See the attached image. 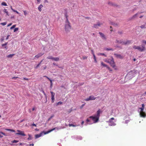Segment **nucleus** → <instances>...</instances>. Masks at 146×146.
<instances>
[{"label":"nucleus","instance_id":"nucleus-37","mask_svg":"<svg viewBox=\"0 0 146 146\" xmlns=\"http://www.w3.org/2000/svg\"><path fill=\"white\" fill-rule=\"evenodd\" d=\"M18 142H19L18 141L15 140L13 141H12V142L13 143H17Z\"/></svg>","mask_w":146,"mask_h":146},{"label":"nucleus","instance_id":"nucleus-32","mask_svg":"<svg viewBox=\"0 0 146 146\" xmlns=\"http://www.w3.org/2000/svg\"><path fill=\"white\" fill-rule=\"evenodd\" d=\"M59 60V58L58 57H54V60L55 61H58Z\"/></svg>","mask_w":146,"mask_h":146},{"label":"nucleus","instance_id":"nucleus-27","mask_svg":"<svg viewBox=\"0 0 146 146\" xmlns=\"http://www.w3.org/2000/svg\"><path fill=\"white\" fill-rule=\"evenodd\" d=\"M105 49L107 51H109V50H112V51H113L114 49L112 48H105Z\"/></svg>","mask_w":146,"mask_h":146},{"label":"nucleus","instance_id":"nucleus-6","mask_svg":"<svg viewBox=\"0 0 146 146\" xmlns=\"http://www.w3.org/2000/svg\"><path fill=\"white\" fill-rule=\"evenodd\" d=\"M60 129H61V128H60V127L59 128L58 127H56L55 128H53V129H52L50 130H49L48 131H46V133H44V134H48L55 129H56L57 130H58Z\"/></svg>","mask_w":146,"mask_h":146},{"label":"nucleus","instance_id":"nucleus-10","mask_svg":"<svg viewBox=\"0 0 146 146\" xmlns=\"http://www.w3.org/2000/svg\"><path fill=\"white\" fill-rule=\"evenodd\" d=\"M50 93L51 94V100H52V102L53 103L54 102V96L55 94L53 92H52L51 91Z\"/></svg>","mask_w":146,"mask_h":146},{"label":"nucleus","instance_id":"nucleus-61","mask_svg":"<svg viewBox=\"0 0 146 146\" xmlns=\"http://www.w3.org/2000/svg\"><path fill=\"white\" fill-rule=\"evenodd\" d=\"M83 84H84V83H80L79 85L80 86H81V85H83Z\"/></svg>","mask_w":146,"mask_h":146},{"label":"nucleus","instance_id":"nucleus-52","mask_svg":"<svg viewBox=\"0 0 146 146\" xmlns=\"http://www.w3.org/2000/svg\"><path fill=\"white\" fill-rule=\"evenodd\" d=\"M31 126H35V127L36 126V125L35 123H33L31 125Z\"/></svg>","mask_w":146,"mask_h":146},{"label":"nucleus","instance_id":"nucleus-17","mask_svg":"<svg viewBox=\"0 0 146 146\" xmlns=\"http://www.w3.org/2000/svg\"><path fill=\"white\" fill-rule=\"evenodd\" d=\"M44 54V53L41 52L38 53V54L35 56V57L37 58H39L43 55Z\"/></svg>","mask_w":146,"mask_h":146},{"label":"nucleus","instance_id":"nucleus-26","mask_svg":"<svg viewBox=\"0 0 146 146\" xmlns=\"http://www.w3.org/2000/svg\"><path fill=\"white\" fill-rule=\"evenodd\" d=\"M7 43H8V42H7L5 43V44H3L2 45V46L3 47H4L5 48H7L6 45L7 44Z\"/></svg>","mask_w":146,"mask_h":146},{"label":"nucleus","instance_id":"nucleus-42","mask_svg":"<svg viewBox=\"0 0 146 146\" xmlns=\"http://www.w3.org/2000/svg\"><path fill=\"white\" fill-rule=\"evenodd\" d=\"M19 29V28H15L14 29V32H16V31H18V30Z\"/></svg>","mask_w":146,"mask_h":146},{"label":"nucleus","instance_id":"nucleus-34","mask_svg":"<svg viewBox=\"0 0 146 146\" xmlns=\"http://www.w3.org/2000/svg\"><path fill=\"white\" fill-rule=\"evenodd\" d=\"M42 92L43 93V94H44V95H45V96L46 97V94H45V92H44L43 90V89H42L41 90V91H40Z\"/></svg>","mask_w":146,"mask_h":146},{"label":"nucleus","instance_id":"nucleus-12","mask_svg":"<svg viewBox=\"0 0 146 146\" xmlns=\"http://www.w3.org/2000/svg\"><path fill=\"white\" fill-rule=\"evenodd\" d=\"M102 25V24L100 22H98L97 24H94V27L96 28H98V27L101 26Z\"/></svg>","mask_w":146,"mask_h":146},{"label":"nucleus","instance_id":"nucleus-46","mask_svg":"<svg viewBox=\"0 0 146 146\" xmlns=\"http://www.w3.org/2000/svg\"><path fill=\"white\" fill-rule=\"evenodd\" d=\"M110 59L106 60H105V61L108 63H109L110 61Z\"/></svg>","mask_w":146,"mask_h":146},{"label":"nucleus","instance_id":"nucleus-31","mask_svg":"<svg viewBox=\"0 0 146 146\" xmlns=\"http://www.w3.org/2000/svg\"><path fill=\"white\" fill-rule=\"evenodd\" d=\"M1 5H3L5 6H7V4L4 2H3L1 4Z\"/></svg>","mask_w":146,"mask_h":146},{"label":"nucleus","instance_id":"nucleus-56","mask_svg":"<svg viewBox=\"0 0 146 146\" xmlns=\"http://www.w3.org/2000/svg\"><path fill=\"white\" fill-rule=\"evenodd\" d=\"M114 118L113 117H112L111 118H110L109 120L112 121V120H114Z\"/></svg>","mask_w":146,"mask_h":146},{"label":"nucleus","instance_id":"nucleus-16","mask_svg":"<svg viewBox=\"0 0 146 146\" xmlns=\"http://www.w3.org/2000/svg\"><path fill=\"white\" fill-rule=\"evenodd\" d=\"M43 132H42L39 134H37L35 135V138L36 139L40 137H41L43 135Z\"/></svg>","mask_w":146,"mask_h":146},{"label":"nucleus","instance_id":"nucleus-55","mask_svg":"<svg viewBox=\"0 0 146 146\" xmlns=\"http://www.w3.org/2000/svg\"><path fill=\"white\" fill-rule=\"evenodd\" d=\"M118 33L120 34H122V31H118Z\"/></svg>","mask_w":146,"mask_h":146},{"label":"nucleus","instance_id":"nucleus-7","mask_svg":"<svg viewBox=\"0 0 146 146\" xmlns=\"http://www.w3.org/2000/svg\"><path fill=\"white\" fill-rule=\"evenodd\" d=\"M109 63L114 68L115 67V66L114 64V60L112 57L111 59L110 60Z\"/></svg>","mask_w":146,"mask_h":146},{"label":"nucleus","instance_id":"nucleus-23","mask_svg":"<svg viewBox=\"0 0 146 146\" xmlns=\"http://www.w3.org/2000/svg\"><path fill=\"white\" fill-rule=\"evenodd\" d=\"M54 57L52 56H49L47 57V58L48 59H50L52 60H54Z\"/></svg>","mask_w":146,"mask_h":146},{"label":"nucleus","instance_id":"nucleus-14","mask_svg":"<svg viewBox=\"0 0 146 146\" xmlns=\"http://www.w3.org/2000/svg\"><path fill=\"white\" fill-rule=\"evenodd\" d=\"M99 34L100 35L101 37L103 39L106 40V38L104 35L101 32H99Z\"/></svg>","mask_w":146,"mask_h":146},{"label":"nucleus","instance_id":"nucleus-1","mask_svg":"<svg viewBox=\"0 0 146 146\" xmlns=\"http://www.w3.org/2000/svg\"><path fill=\"white\" fill-rule=\"evenodd\" d=\"M102 111H101L100 109H99L97 111L96 114L94 116H91L89 117V118L93 120L94 121V122L92 123H88V122L91 121V120L88 119L86 120V123H85V125H87L88 124H91L93 123H95L97 122L99 120V117L100 116V114L102 113Z\"/></svg>","mask_w":146,"mask_h":146},{"label":"nucleus","instance_id":"nucleus-36","mask_svg":"<svg viewBox=\"0 0 146 146\" xmlns=\"http://www.w3.org/2000/svg\"><path fill=\"white\" fill-rule=\"evenodd\" d=\"M123 41L122 40H119V43L121 44L122 45H123Z\"/></svg>","mask_w":146,"mask_h":146},{"label":"nucleus","instance_id":"nucleus-29","mask_svg":"<svg viewBox=\"0 0 146 146\" xmlns=\"http://www.w3.org/2000/svg\"><path fill=\"white\" fill-rule=\"evenodd\" d=\"M93 56H94V61L96 63V62H97V61L96 60V57L94 53L93 54Z\"/></svg>","mask_w":146,"mask_h":146},{"label":"nucleus","instance_id":"nucleus-18","mask_svg":"<svg viewBox=\"0 0 146 146\" xmlns=\"http://www.w3.org/2000/svg\"><path fill=\"white\" fill-rule=\"evenodd\" d=\"M74 137H75L76 139L78 140H81L82 139V137L80 136H72V138H73Z\"/></svg>","mask_w":146,"mask_h":146},{"label":"nucleus","instance_id":"nucleus-57","mask_svg":"<svg viewBox=\"0 0 146 146\" xmlns=\"http://www.w3.org/2000/svg\"><path fill=\"white\" fill-rule=\"evenodd\" d=\"M23 79L24 80H28V78H23Z\"/></svg>","mask_w":146,"mask_h":146},{"label":"nucleus","instance_id":"nucleus-11","mask_svg":"<svg viewBox=\"0 0 146 146\" xmlns=\"http://www.w3.org/2000/svg\"><path fill=\"white\" fill-rule=\"evenodd\" d=\"M131 41L130 40H126L123 41V45H127L131 44Z\"/></svg>","mask_w":146,"mask_h":146},{"label":"nucleus","instance_id":"nucleus-9","mask_svg":"<svg viewBox=\"0 0 146 146\" xmlns=\"http://www.w3.org/2000/svg\"><path fill=\"white\" fill-rule=\"evenodd\" d=\"M17 131L19 133H16V134L17 135H21L23 136H25L26 135L23 131H21L18 130H17Z\"/></svg>","mask_w":146,"mask_h":146},{"label":"nucleus","instance_id":"nucleus-5","mask_svg":"<svg viewBox=\"0 0 146 146\" xmlns=\"http://www.w3.org/2000/svg\"><path fill=\"white\" fill-rule=\"evenodd\" d=\"M139 109L141 110L140 115L141 117H145L146 116V114L145 112L143 111L144 108H140Z\"/></svg>","mask_w":146,"mask_h":146},{"label":"nucleus","instance_id":"nucleus-38","mask_svg":"<svg viewBox=\"0 0 146 146\" xmlns=\"http://www.w3.org/2000/svg\"><path fill=\"white\" fill-rule=\"evenodd\" d=\"M7 24V23L6 22H4L3 23H1V24L3 26H4L5 25Z\"/></svg>","mask_w":146,"mask_h":146},{"label":"nucleus","instance_id":"nucleus-62","mask_svg":"<svg viewBox=\"0 0 146 146\" xmlns=\"http://www.w3.org/2000/svg\"><path fill=\"white\" fill-rule=\"evenodd\" d=\"M47 78L50 81H51L52 80H51L50 78H49L48 77H47Z\"/></svg>","mask_w":146,"mask_h":146},{"label":"nucleus","instance_id":"nucleus-13","mask_svg":"<svg viewBox=\"0 0 146 146\" xmlns=\"http://www.w3.org/2000/svg\"><path fill=\"white\" fill-rule=\"evenodd\" d=\"M114 56L117 58L120 59H122L123 58V56H121V54H114Z\"/></svg>","mask_w":146,"mask_h":146},{"label":"nucleus","instance_id":"nucleus-49","mask_svg":"<svg viewBox=\"0 0 146 146\" xmlns=\"http://www.w3.org/2000/svg\"><path fill=\"white\" fill-rule=\"evenodd\" d=\"M24 14L25 15H26L27 14V13L26 11H24Z\"/></svg>","mask_w":146,"mask_h":146},{"label":"nucleus","instance_id":"nucleus-19","mask_svg":"<svg viewBox=\"0 0 146 146\" xmlns=\"http://www.w3.org/2000/svg\"><path fill=\"white\" fill-rule=\"evenodd\" d=\"M68 125L69 127H75L76 126H79L80 125H74L72 123H69L68 124Z\"/></svg>","mask_w":146,"mask_h":146},{"label":"nucleus","instance_id":"nucleus-4","mask_svg":"<svg viewBox=\"0 0 146 146\" xmlns=\"http://www.w3.org/2000/svg\"><path fill=\"white\" fill-rule=\"evenodd\" d=\"M135 74L134 72L132 71H131L127 74L126 77L129 78H131L135 76Z\"/></svg>","mask_w":146,"mask_h":146},{"label":"nucleus","instance_id":"nucleus-24","mask_svg":"<svg viewBox=\"0 0 146 146\" xmlns=\"http://www.w3.org/2000/svg\"><path fill=\"white\" fill-rule=\"evenodd\" d=\"M14 54H10L8 55L7 56V57L9 58H11L14 55Z\"/></svg>","mask_w":146,"mask_h":146},{"label":"nucleus","instance_id":"nucleus-8","mask_svg":"<svg viewBox=\"0 0 146 146\" xmlns=\"http://www.w3.org/2000/svg\"><path fill=\"white\" fill-rule=\"evenodd\" d=\"M96 99V98L93 96H90L89 98L86 99L85 100L86 101H88L90 100H94Z\"/></svg>","mask_w":146,"mask_h":146},{"label":"nucleus","instance_id":"nucleus-40","mask_svg":"<svg viewBox=\"0 0 146 146\" xmlns=\"http://www.w3.org/2000/svg\"><path fill=\"white\" fill-rule=\"evenodd\" d=\"M53 117H54V115H51V116H50V117L48 119V121H50V120Z\"/></svg>","mask_w":146,"mask_h":146},{"label":"nucleus","instance_id":"nucleus-15","mask_svg":"<svg viewBox=\"0 0 146 146\" xmlns=\"http://www.w3.org/2000/svg\"><path fill=\"white\" fill-rule=\"evenodd\" d=\"M116 125V124L112 121L109 120V125L110 126H115Z\"/></svg>","mask_w":146,"mask_h":146},{"label":"nucleus","instance_id":"nucleus-47","mask_svg":"<svg viewBox=\"0 0 146 146\" xmlns=\"http://www.w3.org/2000/svg\"><path fill=\"white\" fill-rule=\"evenodd\" d=\"M50 87L51 88H52V80L51 81H50Z\"/></svg>","mask_w":146,"mask_h":146},{"label":"nucleus","instance_id":"nucleus-58","mask_svg":"<svg viewBox=\"0 0 146 146\" xmlns=\"http://www.w3.org/2000/svg\"><path fill=\"white\" fill-rule=\"evenodd\" d=\"M85 104H82L81 106V108H82L84 106Z\"/></svg>","mask_w":146,"mask_h":146},{"label":"nucleus","instance_id":"nucleus-54","mask_svg":"<svg viewBox=\"0 0 146 146\" xmlns=\"http://www.w3.org/2000/svg\"><path fill=\"white\" fill-rule=\"evenodd\" d=\"M18 78V77H14L12 78V79L13 80L15 79L16 78Z\"/></svg>","mask_w":146,"mask_h":146},{"label":"nucleus","instance_id":"nucleus-30","mask_svg":"<svg viewBox=\"0 0 146 146\" xmlns=\"http://www.w3.org/2000/svg\"><path fill=\"white\" fill-rule=\"evenodd\" d=\"M101 65L104 67H106L108 66L107 65L104 64L103 62H102L101 63Z\"/></svg>","mask_w":146,"mask_h":146},{"label":"nucleus","instance_id":"nucleus-25","mask_svg":"<svg viewBox=\"0 0 146 146\" xmlns=\"http://www.w3.org/2000/svg\"><path fill=\"white\" fill-rule=\"evenodd\" d=\"M146 25V23H145V25H143L140 26V28L141 29L146 28V27L145 25Z\"/></svg>","mask_w":146,"mask_h":146},{"label":"nucleus","instance_id":"nucleus-44","mask_svg":"<svg viewBox=\"0 0 146 146\" xmlns=\"http://www.w3.org/2000/svg\"><path fill=\"white\" fill-rule=\"evenodd\" d=\"M100 55L104 56L105 57H106L107 56V55H106L105 54H104V53H100Z\"/></svg>","mask_w":146,"mask_h":146},{"label":"nucleus","instance_id":"nucleus-53","mask_svg":"<svg viewBox=\"0 0 146 146\" xmlns=\"http://www.w3.org/2000/svg\"><path fill=\"white\" fill-rule=\"evenodd\" d=\"M13 12H16L17 14H19V12L16 10H13Z\"/></svg>","mask_w":146,"mask_h":146},{"label":"nucleus","instance_id":"nucleus-3","mask_svg":"<svg viewBox=\"0 0 146 146\" xmlns=\"http://www.w3.org/2000/svg\"><path fill=\"white\" fill-rule=\"evenodd\" d=\"M65 29L66 31L67 32H69L70 31L71 29V26L70 25V23L68 20L67 19V21H66Z\"/></svg>","mask_w":146,"mask_h":146},{"label":"nucleus","instance_id":"nucleus-33","mask_svg":"<svg viewBox=\"0 0 146 146\" xmlns=\"http://www.w3.org/2000/svg\"><path fill=\"white\" fill-rule=\"evenodd\" d=\"M3 11L4 12L6 13L7 15H8V12L7 11V9H4L3 10Z\"/></svg>","mask_w":146,"mask_h":146},{"label":"nucleus","instance_id":"nucleus-2","mask_svg":"<svg viewBox=\"0 0 146 146\" xmlns=\"http://www.w3.org/2000/svg\"><path fill=\"white\" fill-rule=\"evenodd\" d=\"M133 48L135 49H137L139 51L143 52L145 50V46L143 44L139 46H137L135 45H134L133 47Z\"/></svg>","mask_w":146,"mask_h":146},{"label":"nucleus","instance_id":"nucleus-21","mask_svg":"<svg viewBox=\"0 0 146 146\" xmlns=\"http://www.w3.org/2000/svg\"><path fill=\"white\" fill-rule=\"evenodd\" d=\"M28 136H29V137L27 138V139L28 140H32L33 139V137H32V136L30 134H28Z\"/></svg>","mask_w":146,"mask_h":146},{"label":"nucleus","instance_id":"nucleus-51","mask_svg":"<svg viewBox=\"0 0 146 146\" xmlns=\"http://www.w3.org/2000/svg\"><path fill=\"white\" fill-rule=\"evenodd\" d=\"M39 66H40V64H38L37 65V66H36L35 67V68H36V69L37 68L39 67Z\"/></svg>","mask_w":146,"mask_h":146},{"label":"nucleus","instance_id":"nucleus-64","mask_svg":"<svg viewBox=\"0 0 146 146\" xmlns=\"http://www.w3.org/2000/svg\"><path fill=\"white\" fill-rule=\"evenodd\" d=\"M11 24H12L11 23H10L9 24L7 25V26L9 27V26H11Z\"/></svg>","mask_w":146,"mask_h":146},{"label":"nucleus","instance_id":"nucleus-59","mask_svg":"<svg viewBox=\"0 0 146 146\" xmlns=\"http://www.w3.org/2000/svg\"><path fill=\"white\" fill-rule=\"evenodd\" d=\"M142 107L141 108H144V105L143 104H142Z\"/></svg>","mask_w":146,"mask_h":146},{"label":"nucleus","instance_id":"nucleus-41","mask_svg":"<svg viewBox=\"0 0 146 146\" xmlns=\"http://www.w3.org/2000/svg\"><path fill=\"white\" fill-rule=\"evenodd\" d=\"M65 16L66 18V21H67V20H68V16H67V13H66L65 14Z\"/></svg>","mask_w":146,"mask_h":146},{"label":"nucleus","instance_id":"nucleus-35","mask_svg":"<svg viewBox=\"0 0 146 146\" xmlns=\"http://www.w3.org/2000/svg\"><path fill=\"white\" fill-rule=\"evenodd\" d=\"M62 104V102H58L56 104V105L58 106L59 105H61Z\"/></svg>","mask_w":146,"mask_h":146},{"label":"nucleus","instance_id":"nucleus-43","mask_svg":"<svg viewBox=\"0 0 146 146\" xmlns=\"http://www.w3.org/2000/svg\"><path fill=\"white\" fill-rule=\"evenodd\" d=\"M0 133L4 135L5 136H6V134L5 133H3L2 131H0Z\"/></svg>","mask_w":146,"mask_h":146},{"label":"nucleus","instance_id":"nucleus-20","mask_svg":"<svg viewBox=\"0 0 146 146\" xmlns=\"http://www.w3.org/2000/svg\"><path fill=\"white\" fill-rule=\"evenodd\" d=\"M43 7V6L42 4H40L38 7V9L40 11H41L42 10L41 8Z\"/></svg>","mask_w":146,"mask_h":146},{"label":"nucleus","instance_id":"nucleus-63","mask_svg":"<svg viewBox=\"0 0 146 146\" xmlns=\"http://www.w3.org/2000/svg\"><path fill=\"white\" fill-rule=\"evenodd\" d=\"M143 43L146 44V41L145 40L143 41Z\"/></svg>","mask_w":146,"mask_h":146},{"label":"nucleus","instance_id":"nucleus-28","mask_svg":"<svg viewBox=\"0 0 146 146\" xmlns=\"http://www.w3.org/2000/svg\"><path fill=\"white\" fill-rule=\"evenodd\" d=\"M5 130L7 131H11L13 132H15V130L10 129H5Z\"/></svg>","mask_w":146,"mask_h":146},{"label":"nucleus","instance_id":"nucleus-39","mask_svg":"<svg viewBox=\"0 0 146 146\" xmlns=\"http://www.w3.org/2000/svg\"><path fill=\"white\" fill-rule=\"evenodd\" d=\"M16 25H14L13 26H12L11 28L10 29H13L15 28V27H16Z\"/></svg>","mask_w":146,"mask_h":146},{"label":"nucleus","instance_id":"nucleus-50","mask_svg":"<svg viewBox=\"0 0 146 146\" xmlns=\"http://www.w3.org/2000/svg\"><path fill=\"white\" fill-rule=\"evenodd\" d=\"M129 121V120H126L125 121V123H127Z\"/></svg>","mask_w":146,"mask_h":146},{"label":"nucleus","instance_id":"nucleus-22","mask_svg":"<svg viewBox=\"0 0 146 146\" xmlns=\"http://www.w3.org/2000/svg\"><path fill=\"white\" fill-rule=\"evenodd\" d=\"M137 13H136L135 15H134L133 16L131 17V19H133L136 18L137 16Z\"/></svg>","mask_w":146,"mask_h":146},{"label":"nucleus","instance_id":"nucleus-60","mask_svg":"<svg viewBox=\"0 0 146 146\" xmlns=\"http://www.w3.org/2000/svg\"><path fill=\"white\" fill-rule=\"evenodd\" d=\"M9 35H7V38H6V40H7V39L9 38Z\"/></svg>","mask_w":146,"mask_h":146},{"label":"nucleus","instance_id":"nucleus-48","mask_svg":"<svg viewBox=\"0 0 146 146\" xmlns=\"http://www.w3.org/2000/svg\"><path fill=\"white\" fill-rule=\"evenodd\" d=\"M112 25H113L115 26H117L118 25L117 23H112Z\"/></svg>","mask_w":146,"mask_h":146},{"label":"nucleus","instance_id":"nucleus-45","mask_svg":"<svg viewBox=\"0 0 146 146\" xmlns=\"http://www.w3.org/2000/svg\"><path fill=\"white\" fill-rule=\"evenodd\" d=\"M107 68L110 71H112V70L109 66H107Z\"/></svg>","mask_w":146,"mask_h":146}]
</instances>
